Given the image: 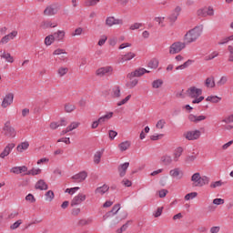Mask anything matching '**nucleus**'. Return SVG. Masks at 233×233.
Segmentation results:
<instances>
[{
    "mask_svg": "<svg viewBox=\"0 0 233 233\" xmlns=\"http://www.w3.org/2000/svg\"><path fill=\"white\" fill-rule=\"evenodd\" d=\"M186 94L189 99H192V105H199L205 99L203 89L194 86L187 88Z\"/></svg>",
    "mask_w": 233,
    "mask_h": 233,
    "instance_id": "obj_1",
    "label": "nucleus"
},
{
    "mask_svg": "<svg viewBox=\"0 0 233 233\" xmlns=\"http://www.w3.org/2000/svg\"><path fill=\"white\" fill-rule=\"evenodd\" d=\"M203 34V25H197L191 30L187 31L184 35V41L186 45H191V43H196L201 37Z\"/></svg>",
    "mask_w": 233,
    "mask_h": 233,
    "instance_id": "obj_2",
    "label": "nucleus"
},
{
    "mask_svg": "<svg viewBox=\"0 0 233 233\" xmlns=\"http://www.w3.org/2000/svg\"><path fill=\"white\" fill-rule=\"evenodd\" d=\"M193 187H207L210 184V178L208 176H201V173L197 172L191 176Z\"/></svg>",
    "mask_w": 233,
    "mask_h": 233,
    "instance_id": "obj_3",
    "label": "nucleus"
},
{
    "mask_svg": "<svg viewBox=\"0 0 233 233\" xmlns=\"http://www.w3.org/2000/svg\"><path fill=\"white\" fill-rule=\"evenodd\" d=\"M185 48H187L186 42H181V41L174 42L169 46V54L171 56H176V54H179L182 50H185Z\"/></svg>",
    "mask_w": 233,
    "mask_h": 233,
    "instance_id": "obj_4",
    "label": "nucleus"
},
{
    "mask_svg": "<svg viewBox=\"0 0 233 233\" xmlns=\"http://www.w3.org/2000/svg\"><path fill=\"white\" fill-rule=\"evenodd\" d=\"M61 10V5L59 3L51 4L47 5L44 10V15L48 17L57 15V12Z\"/></svg>",
    "mask_w": 233,
    "mask_h": 233,
    "instance_id": "obj_5",
    "label": "nucleus"
},
{
    "mask_svg": "<svg viewBox=\"0 0 233 233\" xmlns=\"http://www.w3.org/2000/svg\"><path fill=\"white\" fill-rule=\"evenodd\" d=\"M4 135L6 136V137L14 138L17 136V131H15V128L12 127L10 124V121H7L5 123V126L3 127Z\"/></svg>",
    "mask_w": 233,
    "mask_h": 233,
    "instance_id": "obj_6",
    "label": "nucleus"
},
{
    "mask_svg": "<svg viewBox=\"0 0 233 233\" xmlns=\"http://www.w3.org/2000/svg\"><path fill=\"white\" fill-rule=\"evenodd\" d=\"M114 74V67L111 66H106L96 70V76L97 77H105L106 76H112Z\"/></svg>",
    "mask_w": 233,
    "mask_h": 233,
    "instance_id": "obj_7",
    "label": "nucleus"
},
{
    "mask_svg": "<svg viewBox=\"0 0 233 233\" xmlns=\"http://www.w3.org/2000/svg\"><path fill=\"white\" fill-rule=\"evenodd\" d=\"M197 15H198V17H208V15L212 16L214 15V7L212 6L201 7L197 11Z\"/></svg>",
    "mask_w": 233,
    "mask_h": 233,
    "instance_id": "obj_8",
    "label": "nucleus"
},
{
    "mask_svg": "<svg viewBox=\"0 0 233 233\" xmlns=\"http://www.w3.org/2000/svg\"><path fill=\"white\" fill-rule=\"evenodd\" d=\"M106 26L112 28V26L122 25L123 19L116 18L115 16H107L105 21Z\"/></svg>",
    "mask_w": 233,
    "mask_h": 233,
    "instance_id": "obj_9",
    "label": "nucleus"
},
{
    "mask_svg": "<svg viewBox=\"0 0 233 233\" xmlns=\"http://www.w3.org/2000/svg\"><path fill=\"white\" fill-rule=\"evenodd\" d=\"M184 137L187 139V141H196V139H199L201 137V131L199 130H191L184 133Z\"/></svg>",
    "mask_w": 233,
    "mask_h": 233,
    "instance_id": "obj_10",
    "label": "nucleus"
},
{
    "mask_svg": "<svg viewBox=\"0 0 233 233\" xmlns=\"http://www.w3.org/2000/svg\"><path fill=\"white\" fill-rule=\"evenodd\" d=\"M18 32L16 30L12 31L11 33L4 35L0 40V45H7L10 41H14L17 37Z\"/></svg>",
    "mask_w": 233,
    "mask_h": 233,
    "instance_id": "obj_11",
    "label": "nucleus"
},
{
    "mask_svg": "<svg viewBox=\"0 0 233 233\" xmlns=\"http://www.w3.org/2000/svg\"><path fill=\"white\" fill-rule=\"evenodd\" d=\"M84 201H86V195L85 193H78L71 200V207H77V205H81Z\"/></svg>",
    "mask_w": 233,
    "mask_h": 233,
    "instance_id": "obj_12",
    "label": "nucleus"
},
{
    "mask_svg": "<svg viewBox=\"0 0 233 233\" xmlns=\"http://www.w3.org/2000/svg\"><path fill=\"white\" fill-rule=\"evenodd\" d=\"M15 148V143H9L5 146L4 150L0 153V157L1 159H5V157H8L10 154L12 153V150Z\"/></svg>",
    "mask_w": 233,
    "mask_h": 233,
    "instance_id": "obj_13",
    "label": "nucleus"
},
{
    "mask_svg": "<svg viewBox=\"0 0 233 233\" xmlns=\"http://www.w3.org/2000/svg\"><path fill=\"white\" fill-rule=\"evenodd\" d=\"M169 176L173 179H183L185 173L182 169H180V167H175L169 171Z\"/></svg>",
    "mask_w": 233,
    "mask_h": 233,
    "instance_id": "obj_14",
    "label": "nucleus"
},
{
    "mask_svg": "<svg viewBox=\"0 0 233 233\" xmlns=\"http://www.w3.org/2000/svg\"><path fill=\"white\" fill-rule=\"evenodd\" d=\"M147 74V69L140 67L138 69H136L135 71L128 73L127 76V79H134V77H141V76H145Z\"/></svg>",
    "mask_w": 233,
    "mask_h": 233,
    "instance_id": "obj_15",
    "label": "nucleus"
},
{
    "mask_svg": "<svg viewBox=\"0 0 233 233\" xmlns=\"http://www.w3.org/2000/svg\"><path fill=\"white\" fill-rule=\"evenodd\" d=\"M88 177V172L86 171H80L79 173L74 175L71 178L74 180L75 183H83L85 179Z\"/></svg>",
    "mask_w": 233,
    "mask_h": 233,
    "instance_id": "obj_16",
    "label": "nucleus"
},
{
    "mask_svg": "<svg viewBox=\"0 0 233 233\" xmlns=\"http://www.w3.org/2000/svg\"><path fill=\"white\" fill-rule=\"evenodd\" d=\"M14 103V93H7L2 101V107L8 108Z\"/></svg>",
    "mask_w": 233,
    "mask_h": 233,
    "instance_id": "obj_17",
    "label": "nucleus"
},
{
    "mask_svg": "<svg viewBox=\"0 0 233 233\" xmlns=\"http://www.w3.org/2000/svg\"><path fill=\"white\" fill-rule=\"evenodd\" d=\"M53 37L55 38L56 43H63V41H65V37H66V31L57 30L53 34Z\"/></svg>",
    "mask_w": 233,
    "mask_h": 233,
    "instance_id": "obj_18",
    "label": "nucleus"
},
{
    "mask_svg": "<svg viewBox=\"0 0 233 233\" xmlns=\"http://www.w3.org/2000/svg\"><path fill=\"white\" fill-rule=\"evenodd\" d=\"M26 172H27L26 166H15L10 169L11 174H16V175L24 174V176H26Z\"/></svg>",
    "mask_w": 233,
    "mask_h": 233,
    "instance_id": "obj_19",
    "label": "nucleus"
},
{
    "mask_svg": "<svg viewBox=\"0 0 233 233\" xmlns=\"http://www.w3.org/2000/svg\"><path fill=\"white\" fill-rule=\"evenodd\" d=\"M128 167H130L129 162H125L118 166L117 171L120 177H125V176H127V171L128 170Z\"/></svg>",
    "mask_w": 233,
    "mask_h": 233,
    "instance_id": "obj_20",
    "label": "nucleus"
},
{
    "mask_svg": "<svg viewBox=\"0 0 233 233\" xmlns=\"http://www.w3.org/2000/svg\"><path fill=\"white\" fill-rule=\"evenodd\" d=\"M181 6L177 5L173 10L172 14L169 15L168 19L171 23H176L177 21V17H179V14H181Z\"/></svg>",
    "mask_w": 233,
    "mask_h": 233,
    "instance_id": "obj_21",
    "label": "nucleus"
},
{
    "mask_svg": "<svg viewBox=\"0 0 233 233\" xmlns=\"http://www.w3.org/2000/svg\"><path fill=\"white\" fill-rule=\"evenodd\" d=\"M160 163H162L164 167H170V165L174 163V158H172V156L165 154L160 157Z\"/></svg>",
    "mask_w": 233,
    "mask_h": 233,
    "instance_id": "obj_22",
    "label": "nucleus"
},
{
    "mask_svg": "<svg viewBox=\"0 0 233 233\" xmlns=\"http://www.w3.org/2000/svg\"><path fill=\"white\" fill-rule=\"evenodd\" d=\"M0 58L4 59L5 63H14V57L10 53H8L6 50H1L0 51Z\"/></svg>",
    "mask_w": 233,
    "mask_h": 233,
    "instance_id": "obj_23",
    "label": "nucleus"
},
{
    "mask_svg": "<svg viewBox=\"0 0 233 233\" xmlns=\"http://www.w3.org/2000/svg\"><path fill=\"white\" fill-rule=\"evenodd\" d=\"M206 88H216V77L214 76H208L204 81Z\"/></svg>",
    "mask_w": 233,
    "mask_h": 233,
    "instance_id": "obj_24",
    "label": "nucleus"
},
{
    "mask_svg": "<svg viewBox=\"0 0 233 233\" xmlns=\"http://www.w3.org/2000/svg\"><path fill=\"white\" fill-rule=\"evenodd\" d=\"M136 57V53L134 52H128L126 55L122 56L118 58V63H127V61H132Z\"/></svg>",
    "mask_w": 233,
    "mask_h": 233,
    "instance_id": "obj_25",
    "label": "nucleus"
},
{
    "mask_svg": "<svg viewBox=\"0 0 233 233\" xmlns=\"http://www.w3.org/2000/svg\"><path fill=\"white\" fill-rule=\"evenodd\" d=\"M57 26V23L52 22L50 20H45L41 23L40 28L43 30H48V28H56Z\"/></svg>",
    "mask_w": 233,
    "mask_h": 233,
    "instance_id": "obj_26",
    "label": "nucleus"
},
{
    "mask_svg": "<svg viewBox=\"0 0 233 233\" xmlns=\"http://www.w3.org/2000/svg\"><path fill=\"white\" fill-rule=\"evenodd\" d=\"M110 190V187H108V185L104 184L101 187H98L95 189V194L96 196H105V194H106V192Z\"/></svg>",
    "mask_w": 233,
    "mask_h": 233,
    "instance_id": "obj_27",
    "label": "nucleus"
},
{
    "mask_svg": "<svg viewBox=\"0 0 233 233\" xmlns=\"http://www.w3.org/2000/svg\"><path fill=\"white\" fill-rule=\"evenodd\" d=\"M113 117L114 112H107L106 115L98 118V123H100V125H105V123H107V121H110Z\"/></svg>",
    "mask_w": 233,
    "mask_h": 233,
    "instance_id": "obj_28",
    "label": "nucleus"
},
{
    "mask_svg": "<svg viewBox=\"0 0 233 233\" xmlns=\"http://www.w3.org/2000/svg\"><path fill=\"white\" fill-rule=\"evenodd\" d=\"M127 218H128V212L124 210L116 218V220H112L111 225H117V223H121V221L127 219Z\"/></svg>",
    "mask_w": 233,
    "mask_h": 233,
    "instance_id": "obj_29",
    "label": "nucleus"
},
{
    "mask_svg": "<svg viewBox=\"0 0 233 233\" xmlns=\"http://www.w3.org/2000/svg\"><path fill=\"white\" fill-rule=\"evenodd\" d=\"M70 72V69L66 66H59L56 70L57 77H65Z\"/></svg>",
    "mask_w": 233,
    "mask_h": 233,
    "instance_id": "obj_30",
    "label": "nucleus"
},
{
    "mask_svg": "<svg viewBox=\"0 0 233 233\" xmlns=\"http://www.w3.org/2000/svg\"><path fill=\"white\" fill-rule=\"evenodd\" d=\"M183 147H177L174 152H173V161L175 163H177V161H179V157H181V156H183Z\"/></svg>",
    "mask_w": 233,
    "mask_h": 233,
    "instance_id": "obj_31",
    "label": "nucleus"
},
{
    "mask_svg": "<svg viewBox=\"0 0 233 233\" xmlns=\"http://www.w3.org/2000/svg\"><path fill=\"white\" fill-rule=\"evenodd\" d=\"M30 147V143L28 141L21 142L17 147H16V151L19 152V154H23L25 150H28Z\"/></svg>",
    "mask_w": 233,
    "mask_h": 233,
    "instance_id": "obj_32",
    "label": "nucleus"
},
{
    "mask_svg": "<svg viewBox=\"0 0 233 233\" xmlns=\"http://www.w3.org/2000/svg\"><path fill=\"white\" fill-rule=\"evenodd\" d=\"M111 96L114 99H119V97H121V87H119V86H115L112 88Z\"/></svg>",
    "mask_w": 233,
    "mask_h": 233,
    "instance_id": "obj_33",
    "label": "nucleus"
},
{
    "mask_svg": "<svg viewBox=\"0 0 233 233\" xmlns=\"http://www.w3.org/2000/svg\"><path fill=\"white\" fill-rule=\"evenodd\" d=\"M35 187L36 190H48V184H46L43 179H40L36 182Z\"/></svg>",
    "mask_w": 233,
    "mask_h": 233,
    "instance_id": "obj_34",
    "label": "nucleus"
},
{
    "mask_svg": "<svg viewBox=\"0 0 233 233\" xmlns=\"http://www.w3.org/2000/svg\"><path fill=\"white\" fill-rule=\"evenodd\" d=\"M132 145V143L128 140H126L124 142H121L118 145V148L120 150V152H127V150H128V148H130V146Z\"/></svg>",
    "mask_w": 233,
    "mask_h": 233,
    "instance_id": "obj_35",
    "label": "nucleus"
},
{
    "mask_svg": "<svg viewBox=\"0 0 233 233\" xmlns=\"http://www.w3.org/2000/svg\"><path fill=\"white\" fill-rule=\"evenodd\" d=\"M76 108V105L72 103H66L64 105V110L66 114H72V112H75Z\"/></svg>",
    "mask_w": 233,
    "mask_h": 233,
    "instance_id": "obj_36",
    "label": "nucleus"
},
{
    "mask_svg": "<svg viewBox=\"0 0 233 233\" xmlns=\"http://www.w3.org/2000/svg\"><path fill=\"white\" fill-rule=\"evenodd\" d=\"M54 43H56V38H54L53 34L46 36L44 40V44L46 45V46H51V45H54Z\"/></svg>",
    "mask_w": 233,
    "mask_h": 233,
    "instance_id": "obj_37",
    "label": "nucleus"
},
{
    "mask_svg": "<svg viewBox=\"0 0 233 233\" xmlns=\"http://www.w3.org/2000/svg\"><path fill=\"white\" fill-rule=\"evenodd\" d=\"M42 170L41 168L37 167H33L32 169L28 170L25 173V176H39V174H41Z\"/></svg>",
    "mask_w": 233,
    "mask_h": 233,
    "instance_id": "obj_38",
    "label": "nucleus"
},
{
    "mask_svg": "<svg viewBox=\"0 0 233 233\" xmlns=\"http://www.w3.org/2000/svg\"><path fill=\"white\" fill-rule=\"evenodd\" d=\"M192 63H194V60L188 59L184 64L177 66L176 70H185V68H188V66H190V65H192Z\"/></svg>",
    "mask_w": 233,
    "mask_h": 233,
    "instance_id": "obj_39",
    "label": "nucleus"
},
{
    "mask_svg": "<svg viewBox=\"0 0 233 233\" xmlns=\"http://www.w3.org/2000/svg\"><path fill=\"white\" fill-rule=\"evenodd\" d=\"M45 197L46 201L51 203V201H54V198H56V195L54 194V191L48 190L47 192H46Z\"/></svg>",
    "mask_w": 233,
    "mask_h": 233,
    "instance_id": "obj_40",
    "label": "nucleus"
},
{
    "mask_svg": "<svg viewBox=\"0 0 233 233\" xmlns=\"http://www.w3.org/2000/svg\"><path fill=\"white\" fill-rule=\"evenodd\" d=\"M159 66V60L157 58H152L148 63V67L156 69Z\"/></svg>",
    "mask_w": 233,
    "mask_h": 233,
    "instance_id": "obj_41",
    "label": "nucleus"
},
{
    "mask_svg": "<svg viewBox=\"0 0 233 233\" xmlns=\"http://www.w3.org/2000/svg\"><path fill=\"white\" fill-rule=\"evenodd\" d=\"M137 83H139V80L137 78H132L129 79V81L127 84V88H135V86H137Z\"/></svg>",
    "mask_w": 233,
    "mask_h": 233,
    "instance_id": "obj_42",
    "label": "nucleus"
},
{
    "mask_svg": "<svg viewBox=\"0 0 233 233\" xmlns=\"http://www.w3.org/2000/svg\"><path fill=\"white\" fill-rule=\"evenodd\" d=\"M206 101H208L209 103H219V101H221V97H219L218 96H208L206 98Z\"/></svg>",
    "mask_w": 233,
    "mask_h": 233,
    "instance_id": "obj_43",
    "label": "nucleus"
},
{
    "mask_svg": "<svg viewBox=\"0 0 233 233\" xmlns=\"http://www.w3.org/2000/svg\"><path fill=\"white\" fill-rule=\"evenodd\" d=\"M103 156V152L97 151L94 156V164L99 165L101 163V157Z\"/></svg>",
    "mask_w": 233,
    "mask_h": 233,
    "instance_id": "obj_44",
    "label": "nucleus"
},
{
    "mask_svg": "<svg viewBox=\"0 0 233 233\" xmlns=\"http://www.w3.org/2000/svg\"><path fill=\"white\" fill-rule=\"evenodd\" d=\"M165 125H167V120L162 118L157 122L156 128L158 130H163L165 128Z\"/></svg>",
    "mask_w": 233,
    "mask_h": 233,
    "instance_id": "obj_45",
    "label": "nucleus"
},
{
    "mask_svg": "<svg viewBox=\"0 0 233 233\" xmlns=\"http://www.w3.org/2000/svg\"><path fill=\"white\" fill-rule=\"evenodd\" d=\"M228 82V77L227 76H223L217 82V86H223L224 85H227Z\"/></svg>",
    "mask_w": 233,
    "mask_h": 233,
    "instance_id": "obj_46",
    "label": "nucleus"
},
{
    "mask_svg": "<svg viewBox=\"0 0 233 233\" xmlns=\"http://www.w3.org/2000/svg\"><path fill=\"white\" fill-rule=\"evenodd\" d=\"M219 56V53L218 51H215L208 56H205V61H212V59H216Z\"/></svg>",
    "mask_w": 233,
    "mask_h": 233,
    "instance_id": "obj_47",
    "label": "nucleus"
},
{
    "mask_svg": "<svg viewBox=\"0 0 233 233\" xmlns=\"http://www.w3.org/2000/svg\"><path fill=\"white\" fill-rule=\"evenodd\" d=\"M131 97H132V95H128L127 96H126V97L123 98L122 100L118 101V102L116 103V105H117L118 106H123V105H127V103L128 101H130Z\"/></svg>",
    "mask_w": 233,
    "mask_h": 233,
    "instance_id": "obj_48",
    "label": "nucleus"
},
{
    "mask_svg": "<svg viewBox=\"0 0 233 233\" xmlns=\"http://www.w3.org/2000/svg\"><path fill=\"white\" fill-rule=\"evenodd\" d=\"M139 28H143V23L137 22V23L130 25V26H129V30H132V31L139 30Z\"/></svg>",
    "mask_w": 233,
    "mask_h": 233,
    "instance_id": "obj_49",
    "label": "nucleus"
},
{
    "mask_svg": "<svg viewBox=\"0 0 233 233\" xmlns=\"http://www.w3.org/2000/svg\"><path fill=\"white\" fill-rule=\"evenodd\" d=\"M222 123H225L226 125H230V123H233V114L228 115L222 119Z\"/></svg>",
    "mask_w": 233,
    "mask_h": 233,
    "instance_id": "obj_50",
    "label": "nucleus"
},
{
    "mask_svg": "<svg viewBox=\"0 0 233 233\" xmlns=\"http://www.w3.org/2000/svg\"><path fill=\"white\" fill-rule=\"evenodd\" d=\"M101 0H86L85 6H96Z\"/></svg>",
    "mask_w": 233,
    "mask_h": 233,
    "instance_id": "obj_51",
    "label": "nucleus"
},
{
    "mask_svg": "<svg viewBox=\"0 0 233 233\" xmlns=\"http://www.w3.org/2000/svg\"><path fill=\"white\" fill-rule=\"evenodd\" d=\"M152 86H153V88H161V86H163V80L157 79V80L153 81Z\"/></svg>",
    "mask_w": 233,
    "mask_h": 233,
    "instance_id": "obj_52",
    "label": "nucleus"
},
{
    "mask_svg": "<svg viewBox=\"0 0 233 233\" xmlns=\"http://www.w3.org/2000/svg\"><path fill=\"white\" fill-rule=\"evenodd\" d=\"M132 223V220H127L120 228L116 229V233H123L128 228V224Z\"/></svg>",
    "mask_w": 233,
    "mask_h": 233,
    "instance_id": "obj_53",
    "label": "nucleus"
},
{
    "mask_svg": "<svg viewBox=\"0 0 233 233\" xmlns=\"http://www.w3.org/2000/svg\"><path fill=\"white\" fill-rule=\"evenodd\" d=\"M21 225H23V220L19 219L10 226V229L16 230V228H19V227H21Z\"/></svg>",
    "mask_w": 233,
    "mask_h": 233,
    "instance_id": "obj_54",
    "label": "nucleus"
},
{
    "mask_svg": "<svg viewBox=\"0 0 233 233\" xmlns=\"http://www.w3.org/2000/svg\"><path fill=\"white\" fill-rule=\"evenodd\" d=\"M228 59L229 63H233V46H228Z\"/></svg>",
    "mask_w": 233,
    "mask_h": 233,
    "instance_id": "obj_55",
    "label": "nucleus"
},
{
    "mask_svg": "<svg viewBox=\"0 0 233 233\" xmlns=\"http://www.w3.org/2000/svg\"><path fill=\"white\" fill-rule=\"evenodd\" d=\"M81 125L79 122H72L68 127H67V131L72 132V130H76Z\"/></svg>",
    "mask_w": 233,
    "mask_h": 233,
    "instance_id": "obj_56",
    "label": "nucleus"
},
{
    "mask_svg": "<svg viewBox=\"0 0 233 233\" xmlns=\"http://www.w3.org/2000/svg\"><path fill=\"white\" fill-rule=\"evenodd\" d=\"M198 198V192H191L185 196L186 201H190V199H194Z\"/></svg>",
    "mask_w": 233,
    "mask_h": 233,
    "instance_id": "obj_57",
    "label": "nucleus"
},
{
    "mask_svg": "<svg viewBox=\"0 0 233 233\" xmlns=\"http://www.w3.org/2000/svg\"><path fill=\"white\" fill-rule=\"evenodd\" d=\"M209 187L210 188H218L219 187H223V181L218 180V181L211 182Z\"/></svg>",
    "mask_w": 233,
    "mask_h": 233,
    "instance_id": "obj_58",
    "label": "nucleus"
},
{
    "mask_svg": "<svg viewBox=\"0 0 233 233\" xmlns=\"http://www.w3.org/2000/svg\"><path fill=\"white\" fill-rule=\"evenodd\" d=\"M77 190H79V187L66 188L65 190V192H66V194H70V196H74V194H76V192H77Z\"/></svg>",
    "mask_w": 233,
    "mask_h": 233,
    "instance_id": "obj_59",
    "label": "nucleus"
},
{
    "mask_svg": "<svg viewBox=\"0 0 233 233\" xmlns=\"http://www.w3.org/2000/svg\"><path fill=\"white\" fill-rule=\"evenodd\" d=\"M154 21L159 25V26H165V17L163 16H157L154 18Z\"/></svg>",
    "mask_w": 233,
    "mask_h": 233,
    "instance_id": "obj_60",
    "label": "nucleus"
},
{
    "mask_svg": "<svg viewBox=\"0 0 233 233\" xmlns=\"http://www.w3.org/2000/svg\"><path fill=\"white\" fill-rule=\"evenodd\" d=\"M108 37L105 35H103L102 36H100L99 40H98V46H103L105 45V43H106Z\"/></svg>",
    "mask_w": 233,
    "mask_h": 233,
    "instance_id": "obj_61",
    "label": "nucleus"
},
{
    "mask_svg": "<svg viewBox=\"0 0 233 233\" xmlns=\"http://www.w3.org/2000/svg\"><path fill=\"white\" fill-rule=\"evenodd\" d=\"M63 54H66V50L63 48H56L53 52V56H63Z\"/></svg>",
    "mask_w": 233,
    "mask_h": 233,
    "instance_id": "obj_62",
    "label": "nucleus"
},
{
    "mask_svg": "<svg viewBox=\"0 0 233 233\" xmlns=\"http://www.w3.org/2000/svg\"><path fill=\"white\" fill-rule=\"evenodd\" d=\"M83 34V27H77L75 29V31L71 34L73 37H76V35H81Z\"/></svg>",
    "mask_w": 233,
    "mask_h": 233,
    "instance_id": "obj_63",
    "label": "nucleus"
},
{
    "mask_svg": "<svg viewBox=\"0 0 233 233\" xmlns=\"http://www.w3.org/2000/svg\"><path fill=\"white\" fill-rule=\"evenodd\" d=\"M25 201H28L29 203H35V197H34L32 194H28L25 197Z\"/></svg>",
    "mask_w": 233,
    "mask_h": 233,
    "instance_id": "obj_64",
    "label": "nucleus"
}]
</instances>
